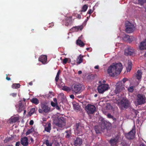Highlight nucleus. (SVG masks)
<instances>
[{
  "label": "nucleus",
  "mask_w": 146,
  "mask_h": 146,
  "mask_svg": "<svg viewBox=\"0 0 146 146\" xmlns=\"http://www.w3.org/2000/svg\"><path fill=\"white\" fill-rule=\"evenodd\" d=\"M123 68L122 64H113L111 65L108 69V73L111 76L119 74L121 72Z\"/></svg>",
  "instance_id": "nucleus-1"
},
{
  "label": "nucleus",
  "mask_w": 146,
  "mask_h": 146,
  "mask_svg": "<svg viewBox=\"0 0 146 146\" xmlns=\"http://www.w3.org/2000/svg\"><path fill=\"white\" fill-rule=\"evenodd\" d=\"M53 122L58 127L62 128L66 125V120L63 117H55L53 120Z\"/></svg>",
  "instance_id": "nucleus-2"
},
{
  "label": "nucleus",
  "mask_w": 146,
  "mask_h": 146,
  "mask_svg": "<svg viewBox=\"0 0 146 146\" xmlns=\"http://www.w3.org/2000/svg\"><path fill=\"white\" fill-rule=\"evenodd\" d=\"M99 82L100 84L98 86L97 90L100 94H103L108 90L109 86L108 84H103L101 81H100Z\"/></svg>",
  "instance_id": "nucleus-3"
},
{
  "label": "nucleus",
  "mask_w": 146,
  "mask_h": 146,
  "mask_svg": "<svg viewBox=\"0 0 146 146\" xmlns=\"http://www.w3.org/2000/svg\"><path fill=\"white\" fill-rule=\"evenodd\" d=\"M118 105L121 110L126 109L129 106V102L126 98H124L120 102L118 103Z\"/></svg>",
  "instance_id": "nucleus-4"
},
{
  "label": "nucleus",
  "mask_w": 146,
  "mask_h": 146,
  "mask_svg": "<svg viewBox=\"0 0 146 146\" xmlns=\"http://www.w3.org/2000/svg\"><path fill=\"white\" fill-rule=\"evenodd\" d=\"M82 87V85L80 84H74L71 87V90L73 93L79 94L81 92Z\"/></svg>",
  "instance_id": "nucleus-5"
},
{
  "label": "nucleus",
  "mask_w": 146,
  "mask_h": 146,
  "mask_svg": "<svg viewBox=\"0 0 146 146\" xmlns=\"http://www.w3.org/2000/svg\"><path fill=\"white\" fill-rule=\"evenodd\" d=\"M125 26L126 27L125 30L127 33H131L134 31L135 29L134 25L129 21L126 22Z\"/></svg>",
  "instance_id": "nucleus-6"
},
{
  "label": "nucleus",
  "mask_w": 146,
  "mask_h": 146,
  "mask_svg": "<svg viewBox=\"0 0 146 146\" xmlns=\"http://www.w3.org/2000/svg\"><path fill=\"white\" fill-rule=\"evenodd\" d=\"M146 98L143 95L139 94L137 97V102L138 105H141L144 104Z\"/></svg>",
  "instance_id": "nucleus-7"
},
{
  "label": "nucleus",
  "mask_w": 146,
  "mask_h": 146,
  "mask_svg": "<svg viewBox=\"0 0 146 146\" xmlns=\"http://www.w3.org/2000/svg\"><path fill=\"white\" fill-rule=\"evenodd\" d=\"M76 133L78 136L83 135L82 133V130L84 129V126L82 124L80 123H76Z\"/></svg>",
  "instance_id": "nucleus-8"
},
{
  "label": "nucleus",
  "mask_w": 146,
  "mask_h": 146,
  "mask_svg": "<svg viewBox=\"0 0 146 146\" xmlns=\"http://www.w3.org/2000/svg\"><path fill=\"white\" fill-rule=\"evenodd\" d=\"M135 128L134 127L130 131L125 134V136L127 139H133L135 137Z\"/></svg>",
  "instance_id": "nucleus-9"
},
{
  "label": "nucleus",
  "mask_w": 146,
  "mask_h": 146,
  "mask_svg": "<svg viewBox=\"0 0 146 146\" xmlns=\"http://www.w3.org/2000/svg\"><path fill=\"white\" fill-rule=\"evenodd\" d=\"M86 109L88 114H92L95 111L96 108L93 105L88 104L86 106Z\"/></svg>",
  "instance_id": "nucleus-10"
},
{
  "label": "nucleus",
  "mask_w": 146,
  "mask_h": 146,
  "mask_svg": "<svg viewBox=\"0 0 146 146\" xmlns=\"http://www.w3.org/2000/svg\"><path fill=\"white\" fill-rule=\"evenodd\" d=\"M119 136L117 135L114 137L111 138L109 141V143L111 146H116L119 142Z\"/></svg>",
  "instance_id": "nucleus-11"
},
{
  "label": "nucleus",
  "mask_w": 146,
  "mask_h": 146,
  "mask_svg": "<svg viewBox=\"0 0 146 146\" xmlns=\"http://www.w3.org/2000/svg\"><path fill=\"white\" fill-rule=\"evenodd\" d=\"M135 50L133 47L130 46H128L127 49L125 50V55L126 56L132 55L135 52Z\"/></svg>",
  "instance_id": "nucleus-12"
},
{
  "label": "nucleus",
  "mask_w": 146,
  "mask_h": 146,
  "mask_svg": "<svg viewBox=\"0 0 146 146\" xmlns=\"http://www.w3.org/2000/svg\"><path fill=\"white\" fill-rule=\"evenodd\" d=\"M117 84V86L115 90V93L117 94L119 93L125 89L124 86L121 83H120L119 84Z\"/></svg>",
  "instance_id": "nucleus-13"
},
{
  "label": "nucleus",
  "mask_w": 146,
  "mask_h": 146,
  "mask_svg": "<svg viewBox=\"0 0 146 146\" xmlns=\"http://www.w3.org/2000/svg\"><path fill=\"white\" fill-rule=\"evenodd\" d=\"M38 59L39 61L42 64H45L48 63L47 57L46 55H41L39 57Z\"/></svg>",
  "instance_id": "nucleus-14"
},
{
  "label": "nucleus",
  "mask_w": 146,
  "mask_h": 146,
  "mask_svg": "<svg viewBox=\"0 0 146 146\" xmlns=\"http://www.w3.org/2000/svg\"><path fill=\"white\" fill-rule=\"evenodd\" d=\"M41 108L43 110V111L45 113H48L50 111V107H49L46 104H41Z\"/></svg>",
  "instance_id": "nucleus-15"
},
{
  "label": "nucleus",
  "mask_w": 146,
  "mask_h": 146,
  "mask_svg": "<svg viewBox=\"0 0 146 146\" xmlns=\"http://www.w3.org/2000/svg\"><path fill=\"white\" fill-rule=\"evenodd\" d=\"M100 127L101 128V130L103 131V130L107 127V125L109 123L103 119H102L100 120Z\"/></svg>",
  "instance_id": "nucleus-16"
},
{
  "label": "nucleus",
  "mask_w": 146,
  "mask_h": 146,
  "mask_svg": "<svg viewBox=\"0 0 146 146\" xmlns=\"http://www.w3.org/2000/svg\"><path fill=\"white\" fill-rule=\"evenodd\" d=\"M82 143V139L78 137H77L74 139L73 144L75 146H80Z\"/></svg>",
  "instance_id": "nucleus-17"
},
{
  "label": "nucleus",
  "mask_w": 146,
  "mask_h": 146,
  "mask_svg": "<svg viewBox=\"0 0 146 146\" xmlns=\"http://www.w3.org/2000/svg\"><path fill=\"white\" fill-rule=\"evenodd\" d=\"M83 29V26L82 25L74 27L70 29V31L71 32H77L79 30L81 31Z\"/></svg>",
  "instance_id": "nucleus-18"
},
{
  "label": "nucleus",
  "mask_w": 146,
  "mask_h": 146,
  "mask_svg": "<svg viewBox=\"0 0 146 146\" xmlns=\"http://www.w3.org/2000/svg\"><path fill=\"white\" fill-rule=\"evenodd\" d=\"M21 144L23 146H27L28 145V139L27 137L22 138L21 140Z\"/></svg>",
  "instance_id": "nucleus-19"
},
{
  "label": "nucleus",
  "mask_w": 146,
  "mask_h": 146,
  "mask_svg": "<svg viewBox=\"0 0 146 146\" xmlns=\"http://www.w3.org/2000/svg\"><path fill=\"white\" fill-rule=\"evenodd\" d=\"M139 47L141 50L146 49V39L140 43Z\"/></svg>",
  "instance_id": "nucleus-20"
},
{
  "label": "nucleus",
  "mask_w": 146,
  "mask_h": 146,
  "mask_svg": "<svg viewBox=\"0 0 146 146\" xmlns=\"http://www.w3.org/2000/svg\"><path fill=\"white\" fill-rule=\"evenodd\" d=\"M66 23L65 26H68L69 25H71L72 23V17H67L66 19Z\"/></svg>",
  "instance_id": "nucleus-21"
},
{
  "label": "nucleus",
  "mask_w": 146,
  "mask_h": 146,
  "mask_svg": "<svg viewBox=\"0 0 146 146\" xmlns=\"http://www.w3.org/2000/svg\"><path fill=\"white\" fill-rule=\"evenodd\" d=\"M22 100L20 101L19 102L18 107L19 108L18 110V111L20 113L21 111H23L25 109L23 105V104Z\"/></svg>",
  "instance_id": "nucleus-22"
},
{
  "label": "nucleus",
  "mask_w": 146,
  "mask_h": 146,
  "mask_svg": "<svg viewBox=\"0 0 146 146\" xmlns=\"http://www.w3.org/2000/svg\"><path fill=\"white\" fill-rule=\"evenodd\" d=\"M19 119L18 117H12L9 119V122L10 123H15L17 122Z\"/></svg>",
  "instance_id": "nucleus-23"
},
{
  "label": "nucleus",
  "mask_w": 146,
  "mask_h": 146,
  "mask_svg": "<svg viewBox=\"0 0 146 146\" xmlns=\"http://www.w3.org/2000/svg\"><path fill=\"white\" fill-rule=\"evenodd\" d=\"M133 2L141 5H143L146 3V0H133Z\"/></svg>",
  "instance_id": "nucleus-24"
},
{
  "label": "nucleus",
  "mask_w": 146,
  "mask_h": 146,
  "mask_svg": "<svg viewBox=\"0 0 146 146\" xmlns=\"http://www.w3.org/2000/svg\"><path fill=\"white\" fill-rule=\"evenodd\" d=\"M142 75V73L141 71L139 70L135 74V77L138 80H140L141 78Z\"/></svg>",
  "instance_id": "nucleus-25"
},
{
  "label": "nucleus",
  "mask_w": 146,
  "mask_h": 146,
  "mask_svg": "<svg viewBox=\"0 0 146 146\" xmlns=\"http://www.w3.org/2000/svg\"><path fill=\"white\" fill-rule=\"evenodd\" d=\"M83 57L84 56L81 54L79 55L77 58L76 60V62L77 64H80L82 62Z\"/></svg>",
  "instance_id": "nucleus-26"
},
{
  "label": "nucleus",
  "mask_w": 146,
  "mask_h": 146,
  "mask_svg": "<svg viewBox=\"0 0 146 146\" xmlns=\"http://www.w3.org/2000/svg\"><path fill=\"white\" fill-rule=\"evenodd\" d=\"M123 39L125 41H127L129 42H131L132 40L130 38V36L128 35H125L123 37Z\"/></svg>",
  "instance_id": "nucleus-27"
},
{
  "label": "nucleus",
  "mask_w": 146,
  "mask_h": 146,
  "mask_svg": "<svg viewBox=\"0 0 146 146\" xmlns=\"http://www.w3.org/2000/svg\"><path fill=\"white\" fill-rule=\"evenodd\" d=\"M76 44L80 47H83L85 45V44L81 40L78 39L76 41Z\"/></svg>",
  "instance_id": "nucleus-28"
},
{
  "label": "nucleus",
  "mask_w": 146,
  "mask_h": 146,
  "mask_svg": "<svg viewBox=\"0 0 146 146\" xmlns=\"http://www.w3.org/2000/svg\"><path fill=\"white\" fill-rule=\"evenodd\" d=\"M31 102L36 105H37L39 103V101L36 98H33L31 100Z\"/></svg>",
  "instance_id": "nucleus-29"
},
{
  "label": "nucleus",
  "mask_w": 146,
  "mask_h": 146,
  "mask_svg": "<svg viewBox=\"0 0 146 146\" xmlns=\"http://www.w3.org/2000/svg\"><path fill=\"white\" fill-rule=\"evenodd\" d=\"M65 132L66 133L65 135V137L66 138L69 139L71 137V133L70 131L67 130Z\"/></svg>",
  "instance_id": "nucleus-30"
},
{
  "label": "nucleus",
  "mask_w": 146,
  "mask_h": 146,
  "mask_svg": "<svg viewBox=\"0 0 146 146\" xmlns=\"http://www.w3.org/2000/svg\"><path fill=\"white\" fill-rule=\"evenodd\" d=\"M71 62V60L69 58H65L63 60V62L64 64H66L67 63H70Z\"/></svg>",
  "instance_id": "nucleus-31"
},
{
  "label": "nucleus",
  "mask_w": 146,
  "mask_h": 146,
  "mask_svg": "<svg viewBox=\"0 0 146 146\" xmlns=\"http://www.w3.org/2000/svg\"><path fill=\"white\" fill-rule=\"evenodd\" d=\"M51 124L50 123H48L47 126L45 127L44 130L47 132H50L51 129Z\"/></svg>",
  "instance_id": "nucleus-32"
},
{
  "label": "nucleus",
  "mask_w": 146,
  "mask_h": 146,
  "mask_svg": "<svg viewBox=\"0 0 146 146\" xmlns=\"http://www.w3.org/2000/svg\"><path fill=\"white\" fill-rule=\"evenodd\" d=\"M130 110L132 113L134 114L135 116H136L138 113H139L138 111L137 110H135L133 108H131L130 109Z\"/></svg>",
  "instance_id": "nucleus-33"
},
{
  "label": "nucleus",
  "mask_w": 146,
  "mask_h": 146,
  "mask_svg": "<svg viewBox=\"0 0 146 146\" xmlns=\"http://www.w3.org/2000/svg\"><path fill=\"white\" fill-rule=\"evenodd\" d=\"M73 106L74 109L76 110H78L80 108V106L78 104L76 103L73 104Z\"/></svg>",
  "instance_id": "nucleus-34"
},
{
  "label": "nucleus",
  "mask_w": 146,
  "mask_h": 146,
  "mask_svg": "<svg viewBox=\"0 0 146 146\" xmlns=\"http://www.w3.org/2000/svg\"><path fill=\"white\" fill-rule=\"evenodd\" d=\"M34 130L33 128L32 127L30 129H29L26 133V135L30 134L33 132L34 131Z\"/></svg>",
  "instance_id": "nucleus-35"
},
{
  "label": "nucleus",
  "mask_w": 146,
  "mask_h": 146,
  "mask_svg": "<svg viewBox=\"0 0 146 146\" xmlns=\"http://www.w3.org/2000/svg\"><path fill=\"white\" fill-rule=\"evenodd\" d=\"M20 86L19 84H13L12 86V87L13 88H19Z\"/></svg>",
  "instance_id": "nucleus-36"
},
{
  "label": "nucleus",
  "mask_w": 146,
  "mask_h": 146,
  "mask_svg": "<svg viewBox=\"0 0 146 146\" xmlns=\"http://www.w3.org/2000/svg\"><path fill=\"white\" fill-rule=\"evenodd\" d=\"M88 5H84L82 8L81 11L82 12H85L88 8Z\"/></svg>",
  "instance_id": "nucleus-37"
},
{
  "label": "nucleus",
  "mask_w": 146,
  "mask_h": 146,
  "mask_svg": "<svg viewBox=\"0 0 146 146\" xmlns=\"http://www.w3.org/2000/svg\"><path fill=\"white\" fill-rule=\"evenodd\" d=\"M60 70L58 71L56 77L55 78V80L57 82L58 81V80L59 79V76L60 75Z\"/></svg>",
  "instance_id": "nucleus-38"
},
{
  "label": "nucleus",
  "mask_w": 146,
  "mask_h": 146,
  "mask_svg": "<svg viewBox=\"0 0 146 146\" xmlns=\"http://www.w3.org/2000/svg\"><path fill=\"white\" fill-rule=\"evenodd\" d=\"M62 89L63 90L68 92H70L71 90V89L70 87L66 86L63 87Z\"/></svg>",
  "instance_id": "nucleus-39"
},
{
  "label": "nucleus",
  "mask_w": 146,
  "mask_h": 146,
  "mask_svg": "<svg viewBox=\"0 0 146 146\" xmlns=\"http://www.w3.org/2000/svg\"><path fill=\"white\" fill-rule=\"evenodd\" d=\"M35 108H33L31 109L30 111L29 112V114L30 116H31V115L34 113L35 111Z\"/></svg>",
  "instance_id": "nucleus-40"
},
{
  "label": "nucleus",
  "mask_w": 146,
  "mask_h": 146,
  "mask_svg": "<svg viewBox=\"0 0 146 146\" xmlns=\"http://www.w3.org/2000/svg\"><path fill=\"white\" fill-rule=\"evenodd\" d=\"M132 68L131 64H128V66L126 67L127 72H129L131 70Z\"/></svg>",
  "instance_id": "nucleus-41"
},
{
  "label": "nucleus",
  "mask_w": 146,
  "mask_h": 146,
  "mask_svg": "<svg viewBox=\"0 0 146 146\" xmlns=\"http://www.w3.org/2000/svg\"><path fill=\"white\" fill-rule=\"evenodd\" d=\"M99 127L98 126H96L94 127V129L97 133H100V130L99 129Z\"/></svg>",
  "instance_id": "nucleus-42"
},
{
  "label": "nucleus",
  "mask_w": 146,
  "mask_h": 146,
  "mask_svg": "<svg viewBox=\"0 0 146 146\" xmlns=\"http://www.w3.org/2000/svg\"><path fill=\"white\" fill-rule=\"evenodd\" d=\"M108 117L109 118H112V119L114 120H115L116 119L113 116L111 115V114L110 113H108V114L107 115Z\"/></svg>",
  "instance_id": "nucleus-43"
},
{
  "label": "nucleus",
  "mask_w": 146,
  "mask_h": 146,
  "mask_svg": "<svg viewBox=\"0 0 146 146\" xmlns=\"http://www.w3.org/2000/svg\"><path fill=\"white\" fill-rule=\"evenodd\" d=\"M133 90H134V88H133V86H131V87H129L128 88V90L130 92H133Z\"/></svg>",
  "instance_id": "nucleus-44"
},
{
  "label": "nucleus",
  "mask_w": 146,
  "mask_h": 146,
  "mask_svg": "<svg viewBox=\"0 0 146 146\" xmlns=\"http://www.w3.org/2000/svg\"><path fill=\"white\" fill-rule=\"evenodd\" d=\"M45 144L47 146H52V145L50 143H49V141L48 140H46L45 141Z\"/></svg>",
  "instance_id": "nucleus-45"
},
{
  "label": "nucleus",
  "mask_w": 146,
  "mask_h": 146,
  "mask_svg": "<svg viewBox=\"0 0 146 146\" xmlns=\"http://www.w3.org/2000/svg\"><path fill=\"white\" fill-rule=\"evenodd\" d=\"M54 26V24L53 23H50L49 24L48 26V27H52Z\"/></svg>",
  "instance_id": "nucleus-46"
},
{
  "label": "nucleus",
  "mask_w": 146,
  "mask_h": 146,
  "mask_svg": "<svg viewBox=\"0 0 146 146\" xmlns=\"http://www.w3.org/2000/svg\"><path fill=\"white\" fill-rule=\"evenodd\" d=\"M51 105L53 107H56L57 105V103H54L53 102H51Z\"/></svg>",
  "instance_id": "nucleus-47"
},
{
  "label": "nucleus",
  "mask_w": 146,
  "mask_h": 146,
  "mask_svg": "<svg viewBox=\"0 0 146 146\" xmlns=\"http://www.w3.org/2000/svg\"><path fill=\"white\" fill-rule=\"evenodd\" d=\"M93 12L92 9H90L88 10L87 12V13L89 14H91Z\"/></svg>",
  "instance_id": "nucleus-48"
},
{
  "label": "nucleus",
  "mask_w": 146,
  "mask_h": 146,
  "mask_svg": "<svg viewBox=\"0 0 146 146\" xmlns=\"http://www.w3.org/2000/svg\"><path fill=\"white\" fill-rule=\"evenodd\" d=\"M128 80V79L126 78H124L122 80V81L124 83H125Z\"/></svg>",
  "instance_id": "nucleus-49"
},
{
  "label": "nucleus",
  "mask_w": 146,
  "mask_h": 146,
  "mask_svg": "<svg viewBox=\"0 0 146 146\" xmlns=\"http://www.w3.org/2000/svg\"><path fill=\"white\" fill-rule=\"evenodd\" d=\"M38 111L40 113H42L44 112L42 108L41 109H39Z\"/></svg>",
  "instance_id": "nucleus-50"
},
{
  "label": "nucleus",
  "mask_w": 146,
  "mask_h": 146,
  "mask_svg": "<svg viewBox=\"0 0 146 146\" xmlns=\"http://www.w3.org/2000/svg\"><path fill=\"white\" fill-rule=\"evenodd\" d=\"M20 144V143L19 141L17 142L16 143L15 146H19Z\"/></svg>",
  "instance_id": "nucleus-51"
},
{
  "label": "nucleus",
  "mask_w": 146,
  "mask_h": 146,
  "mask_svg": "<svg viewBox=\"0 0 146 146\" xmlns=\"http://www.w3.org/2000/svg\"><path fill=\"white\" fill-rule=\"evenodd\" d=\"M76 17H77V18H78L79 19H80L81 18V15H80V14H78L77 15Z\"/></svg>",
  "instance_id": "nucleus-52"
},
{
  "label": "nucleus",
  "mask_w": 146,
  "mask_h": 146,
  "mask_svg": "<svg viewBox=\"0 0 146 146\" xmlns=\"http://www.w3.org/2000/svg\"><path fill=\"white\" fill-rule=\"evenodd\" d=\"M34 121L33 120H31L29 122V124L32 125L33 124Z\"/></svg>",
  "instance_id": "nucleus-53"
},
{
  "label": "nucleus",
  "mask_w": 146,
  "mask_h": 146,
  "mask_svg": "<svg viewBox=\"0 0 146 146\" xmlns=\"http://www.w3.org/2000/svg\"><path fill=\"white\" fill-rule=\"evenodd\" d=\"M33 135L35 136L38 135V133L37 132H34V133L33 134Z\"/></svg>",
  "instance_id": "nucleus-54"
},
{
  "label": "nucleus",
  "mask_w": 146,
  "mask_h": 146,
  "mask_svg": "<svg viewBox=\"0 0 146 146\" xmlns=\"http://www.w3.org/2000/svg\"><path fill=\"white\" fill-rule=\"evenodd\" d=\"M11 95H12L13 97H15L16 96L17 94L15 93H13L12 94H11Z\"/></svg>",
  "instance_id": "nucleus-55"
},
{
  "label": "nucleus",
  "mask_w": 146,
  "mask_h": 146,
  "mask_svg": "<svg viewBox=\"0 0 146 146\" xmlns=\"http://www.w3.org/2000/svg\"><path fill=\"white\" fill-rule=\"evenodd\" d=\"M139 146H146V145H145L143 143H140V144L139 145Z\"/></svg>",
  "instance_id": "nucleus-56"
},
{
  "label": "nucleus",
  "mask_w": 146,
  "mask_h": 146,
  "mask_svg": "<svg viewBox=\"0 0 146 146\" xmlns=\"http://www.w3.org/2000/svg\"><path fill=\"white\" fill-rule=\"evenodd\" d=\"M70 97L72 99H73L74 98V96L72 95H72H71L70 96Z\"/></svg>",
  "instance_id": "nucleus-57"
},
{
  "label": "nucleus",
  "mask_w": 146,
  "mask_h": 146,
  "mask_svg": "<svg viewBox=\"0 0 146 146\" xmlns=\"http://www.w3.org/2000/svg\"><path fill=\"white\" fill-rule=\"evenodd\" d=\"M56 108L58 110H59L60 109L59 107L57 105L56 106Z\"/></svg>",
  "instance_id": "nucleus-58"
},
{
  "label": "nucleus",
  "mask_w": 146,
  "mask_h": 146,
  "mask_svg": "<svg viewBox=\"0 0 146 146\" xmlns=\"http://www.w3.org/2000/svg\"><path fill=\"white\" fill-rule=\"evenodd\" d=\"M99 66L98 65H97L95 66L94 68L96 69H98L99 68Z\"/></svg>",
  "instance_id": "nucleus-59"
},
{
  "label": "nucleus",
  "mask_w": 146,
  "mask_h": 146,
  "mask_svg": "<svg viewBox=\"0 0 146 146\" xmlns=\"http://www.w3.org/2000/svg\"><path fill=\"white\" fill-rule=\"evenodd\" d=\"M53 100L54 102H56V103H57V100L56 98H54Z\"/></svg>",
  "instance_id": "nucleus-60"
},
{
  "label": "nucleus",
  "mask_w": 146,
  "mask_h": 146,
  "mask_svg": "<svg viewBox=\"0 0 146 146\" xmlns=\"http://www.w3.org/2000/svg\"><path fill=\"white\" fill-rule=\"evenodd\" d=\"M6 79L7 80H10V79H10V78L8 77H6Z\"/></svg>",
  "instance_id": "nucleus-61"
},
{
  "label": "nucleus",
  "mask_w": 146,
  "mask_h": 146,
  "mask_svg": "<svg viewBox=\"0 0 146 146\" xmlns=\"http://www.w3.org/2000/svg\"><path fill=\"white\" fill-rule=\"evenodd\" d=\"M82 73V72L81 70H80L78 72V74H81Z\"/></svg>",
  "instance_id": "nucleus-62"
},
{
  "label": "nucleus",
  "mask_w": 146,
  "mask_h": 146,
  "mask_svg": "<svg viewBox=\"0 0 146 146\" xmlns=\"http://www.w3.org/2000/svg\"><path fill=\"white\" fill-rule=\"evenodd\" d=\"M29 84L30 85H32L33 84V83L32 82H30L29 83Z\"/></svg>",
  "instance_id": "nucleus-63"
},
{
  "label": "nucleus",
  "mask_w": 146,
  "mask_h": 146,
  "mask_svg": "<svg viewBox=\"0 0 146 146\" xmlns=\"http://www.w3.org/2000/svg\"><path fill=\"white\" fill-rule=\"evenodd\" d=\"M26 110H24V114L25 115L26 114Z\"/></svg>",
  "instance_id": "nucleus-64"
}]
</instances>
